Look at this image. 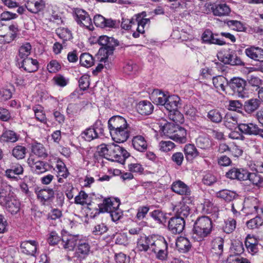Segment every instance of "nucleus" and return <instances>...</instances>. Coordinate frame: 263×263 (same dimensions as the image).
<instances>
[{"mask_svg": "<svg viewBox=\"0 0 263 263\" xmlns=\"http://www.w3.org/2000/svg\"><path fill=\"white\" fill-rule=\"evenodd\" d=\"M212 222L208 216L199 217L195 222L192 237L197 241H200L210 235L212 231Z\"/></svg>", "mask_w": 263, "mask_h": 263, "instance_id": "1", "label": "nucleus"}, {"mask_svg": "<svg viewBox=\"0 0 263 263\" xmlns=\"http://www.w3.org/2000/svg\"><path fill=\"white\" fill-rule=\"evenodd\" d=\"M164 134L171 139L179 143H185L187 141L186 129L174 123H167L162 128Z\"/></svg>", "mask_w": 263, "mask_h": 263, "instance_id": "2", "label": "nucleus"}, {"mask_svg": "<svg viewBox=\"0 0 263 263\" xmlns=\"http://www.w3.org/2000/svg\"><path fill=\"white\" fill-rule=\"evenodd\" d=\"M98 43L102 47L99 50V54L103 55L102 57H98L100 62L105 63L108 56L113 54L115 47L119 45L117 40L111 37L103 35L99 37Z\"/></svg>", "mask_w": 263, "mask_h": 263, "instance_id": "3", "label": "nucleus"}, {"mask_svg": "<svg viewBox=\"0 0 263 263\" xmlns=\"http://www.w3.org/2000/svg\"><path fill=\"white\" fill-rule=\"evenodd\" d=\"M167 248V243L164 238H158L157 236L153 235L149 251L155 254L156 258L162 261L166 260Z\"/></svg>", "mask_w": 263, "mask_h": 263, "instance_id": "4", "label": "nucleus"}, {"mask_svg": "<svg viewBox=\"0 0 263 263\" xmlns=\"http://www.w3.org/2000/svg\"><path fill=\"white\" fill-rule=\"evenodd\" d=\"M108 148V157H106L108 160L123 164L125 159L129 156V154L125 149L114 143H110Z\"/></svg>", "mask_w": 263, "mask_h": 263, "instance_id": "5", "label": "nucleus"}, {"mask_svg": "<svg viewBox=\"0 0 263 263\" xmlns=\"http://www.w3.org/2000/svg\"><path fill=\"white\" fill-rule=\"evenodd\" d=\"M247 82L239 77H234L230 79L229 86L234 93L239 97L245 98L247 96L248 92L246 88Z\"/></svg>", "mask_w": 263, "mask_h": 263, "instance_id": "6", "label": "nucleus"}, {"mask_svg": "<svg viewBox=\"0 0 263 263\" xmlns=\"http://www.w3.org/2000/svg\"><path fill=\"white\" fill-rule=\"evenodd\" d=\"M27 163L31 170L35 174H41L48 170L49 165L46 162L37 160L33 155H30Z\"/></svg>", "mask_w": 263, "mask_h": 263, "instance_id": "7", "label": "nucleus"}, {"mask_svg": "<svg viewBox=\"0 0 263 263\" xmlns=\"http://www.w3.org/2000/svg\"><path fill=\"white\" fill-rule=\"evenodd\" d=\"M185 227L183 218L176 216L172 217L168 221V229L173 234H180Z\"/></svg>", "mask_w": 263, "mask_h": 263, "instance_id": "8", "label": "nucleus"}, {"mask_svg": "<svg viewBox=\"0 0 263 263\" xmlns=\"http://www.w3.org/2000/svg\"><path fill=\"white\" fill-rule=\"evenodd\" d=\"M247 171L244 168L233 167L226 173V176L231 180L245 181L247 180Z\"/></svg>", "mask_w": 263, "mask_h": 263, "instance_id": "9", "label": "nucleus"}, {"mask_svg": "<svg viewBox=\"0 0 263 263\" xmlns=\"http://www.w3.org/2000/svg\"><path fill=\"white\" fill-rule=\"evenodd\" d=\"M17 64L20 68H22L27 72H33L37 70L39 63L35 59L30 58H25L20 61L17 60Z\"/></svg>", "mask_w": 263, "mask_h": 263, "instance_id": "10", "label": "nucleus"}, {"mask_svg": "<svg viewBox=\"0 0 263 263\" xmlns=\"http://www.w3.org/2000/svg\"><path fill=\"white\" fill-rule=\"evenodd\" d=\"M108 126L109 132H110L112 130L124 128L129 126L127 123L126 120L123 117L120 116H115L109 119L108 121Z\"/></svg>", "mask_w": 263, "mask_h": 263, "instance_id": "11", "label": "nucleus"}, {"mask_svg": "<svg viewBox=\"0 0 263 263\" xmlns=\"http://www.w3.org/2000/svg\"><path fill=\"white\" fill-rule=\"evenodd\" d=\"M79 237V235L65 234L62 236L61 245L65 250L72 251L77 246Z\"/></svg>", "mask_w": 263, "mask_h": 263, "instance_id": "12", "label": "nucleus"}, {"mask_svg": "<svg viewBox=\"0 0 263 263\" xmlns=\"http://www.w3.org/2000/svg\"><path fill=\"white\" fill-rule=\"evenodd\" d=\"M76 20L78 24L87 28H90L92 25L91 20L88 14L84 10L77 9L75 11Z\"/></svg>", "mask_w": 263, "mask_h": 263, "instance_id": "13", "label": "nucleus"}, {"mask_svg": "<svg viewBox=\"0 0 263 263\" xmlns=\"http://www.w3.org/2000/svg\"><path fill=\"white\" fill-rule=\"evenodd\" d=\"M129 127L112 130L110 132L112 140L117 143H123L126 141L129 137Z\"/></svg>", "mask_w": 263, "mask_h": 263, "instance_id": "14", "label": "nucleus"}, {"mask_svg": "<svg viewBox=\"0 0 263 263\" xmlns=\"http://www.w3.org/2000/svg\"><path fill=\"white\" fill-rule=\"evenodd\" d=\"M217 34H214L210 29H206L202 34V42L209 44H216L222 46L226 44V42L223 40L215 37Z\"/></svg>", "mask_w": 263, "mask_h": 263, "instance_id": "15", "label": "nucleus"}, {"mask_svg": "<svg viewBox=\"0 0 263 263\" xmlns=\"http://www.w3.org/2000/svg\"><path fill=\"white\" fill-rule=\"evenodd\" d=\"M38 243L35 240H26L20 244V251L26 255L34 256L36 252Z\"/></svg>", "mask_w": 263, "mask_h": 263, "instance_id": "16", "label": "nucleus"}, {"mask_svg": "<svg viewBox=\"0 0 263 263\" xmlns=\"http://www.w3.org/2000/svg\"><path fill=\"white\" fill-rule=\"evenodd\" d=\"M119 200L111 199V198H107L103 200V203L99 204L100 212H108L110 213L111 211L119 208L120 205Z\"/></svg>", "mask_w": 263, "mask_h": 263, "instance_id": "17", "label": "nucleus"}, {"mask_svg": "<svg viewBox=\"0 0 263 263\" xmlns=\"http://www.w3.org/2000/svg\"><path fill=\"white\" fill-rule=\"evenodd\" d=\"M25 7L29 11L37 13L44 9L45 3L43 0H27Z\"/></svg>", "mask_w": 263, "mask_h": 263, "instance_id": "18", "label": "nucleus"}, {"mask_svg": "<svg viewBox=\"0 0 263 263\" xmlns=\"http://www.w3.org/2000/svg\"><path fill=\"white\" fill-rule=\"evenodd\" d=\"M37 198L43 204L51 202L54 198V191L52 189L46 188L40 190L36 192Z\"/></svg>", "mask_w": 263, "mask_h": 263, "instance_id": "19", "label": "nucleus"}, {"mask_svg": "<svg viewBox=\"0 0 263 263\" xmlns=\"http://www.w3.org/2000/svg\"><path fill=\"white\" fill-rule=\"evenodd\" d=\"M153 235L148 236H141L137 242V249L140 252H147L150 251L152 246Z\"/></svg>", "mask_w": 263, "mask_h": 263, "instance_id": "20", "label": "nucleus"}, {"mask_svg": "<svg viewBox=\"0 0 263 263\" xmlns=\"http://www.w3.org/2000/svg\"><path fill=\"white\" fill-rule=\"evenodd\" d=\"M245 53L248 57L255 61L263 59V49L258 47L251 46L245 49Z\"/></svg>", "mask_w": 263, "mask_h": 263, "instance_id": "21", "label": "nucleus"}, {"mask_svg": "<svg viewBox=\"0 0 263 263\" xmlns=\"http://www.w3.org/2000/svg\"><path fill=\"white\" fill-rule=\"evenodd\" d=\"M238 129L243 134L249 135H258L259 128L252 123H240L238 125Z\"/></svg>", "mask_w": 263, "mask_h": 263, "instance_id": "22", "label": "nucleus"}, {"mask_svg": "<svg viewBox=\"0 0 263 263\" xmlns=\"http://www.w3.org/2000/svg\"><path fill=\"white\" fill-rule=\"evenodd\" d=\"M11 186L2 184L0 189V204H6L7 202L12 198Z\"/></svg>", "mask_w": 263, "mask_h": 263, "instance_id": "23", "label": "nucleus"}, {"mask_svg": "<svg viewBox=\"0 0 263 263\" xmlns=\"http://www.w3.org/2000/svg\"><path fill=\"white\" fill-rule=\"evenodd\" d=\"M212 12L215 16H228L231 12L229 6L225 3L216 4L212 8Z\"/></svg>", "mask_w": 263, "mask_h": 263, "instance_id": "24", "label": "nucleus"}, {"mask_svg": "<svg viewBox=\"0 0 263 263\" xmlns=\"http://www.w3.org/2000/svg\"><path fill=\"white\" fill-rule=\"evenodd\" d=\"M172 190L179 195L189 196L191 194L189 187L180 180L177 181L172 184Z\"/></svg>", "mask_w": 263, "mask_h": 263, "instance_id": "25", "label": "nucleus"}, {"mask_svg": "<svg viewBox=\"0 0 263 263\" xmlns=\"http://www.w3.org/2000/svg\"><path fill=\"white\" fill-rule=\"evenodd\" d=\"M77 249L76 253L79 257L85 258L90 251V246L85 240L79 238L77 244Z\"/></svg>", "mask_w": 263, "mask_h": 263, "instance_id": "26", "label": "nucleus"}, {"mask_svg": "<svg viewBox=\"0 0 263 263\" xmlns=\"http://www.w3.org/2000/svg\"><path fill=\"white\" fill-rule=\"evenodd\" d=\"M167 96L159 89H155L151 96V100L156 104L165 105Z\"/></svg>", "mask_w": 263, "mask_h": 263, "instance_id": "27", "label": "nucleus"}, {"mask_svg": "<svg viewBox=\"0 0 263 263\" xmlns=\"http://www.w3.org/2000/svg\"><path fill=\"white\" fill-rule=\"evenodd\" d=\"M132 144L134 148L139 152H143L147 148V142L145 138L140 135L134 137Z\"/></svg>", "mask_w": 263, "mask_h": 263, "instance_id": "28", "label": "nucleus"}, {"mask_svg": "<svg viewBox=\"0 0 263 263\" xmlns=\"http://www.w3.org/2000/svg\"><path fill=\"white\" fill-rule=\"evenodd\" d=\"M154 106L151 102L147 101L140 102L137 106L138 112L142 115H148L152 114Z\"/></svg>", "mask_w": 263, "mask_h": 263, "instance_id": "29", "label": "nucleus"}, {"mask_svg": "<svg viewBox=\"0 0 263 263\" xmlns=\"http://www.w3.org/2000/svg\"><path fill=\"white\" fill-rule=\"evenodd\" d=\"M214 86L217 90L225 91L226 87L229 86V81L222 76L214 77L212 79Z\"/></svg>", "mask_w": 263, "mask_h": 263, "instance_id": "30", "label": "nucleus"}, {"mask_svg": "<svg viewBox=\"0 0 263 263\" xmlns=\"http://www.w3.org/2000/svg\"><path fill=\"white\" fill-rule=\"evenodd\" d=\"M196 144L199 148L209 150L213 145V142L209 136H200L196 139Z\"/></svg>", "mask_w": 263, "mask_h": 263, "instance_id": "31", "label": "nucleus"}, {"mask_svg": "<svg viewBox=\"0 0 263 263\" xmlns=\"http://www.w3.org/2000/svg\"><path fill=\"white\" fill-rule=\"evenodd\" d=\"M183 152L187 160H192L199 155L197 149L194 144H187L185 145Z\"/></svg>", "mask_w": 263, "mask_h": 263, "instance_id": "32", "label": "nucleus"}, {"mask_svg": "<svg viewBox=\"0 0 263 263\" xmlns=\"http://www.w3.org/2000/svg\"><path fill=\"white\" fill-rule=\"evenodd\" d=\"M176 245L178 250L183 253L188 252L191 247V245L189 239L184 237L178 238L176 240Z\"/></svg>", "mask_w": 263, "mask_h": 263, "instance_id": "33", "label": "nucleus"}, {"mask_svg": "<svg viewBox=\"0 0 263 263\" xmlns=\"http://www.w3.org/2000/svg\"><path fill=\"white\" fill-rule=\"evenodd\" d=\"M245 246L249 253L252 255L255 254L258 251V243L256 240L250 235L246 237Z\"/></svg>", "mask_w": 263, "mask_h": 263, "instance_id": "34", "label": "nucleus"}, {"mask_svg": "<svg viewBox=\"0 0 263 263\" xmlns=\"http://www.w3.org/2000/svg\"><path fill=\"white\" fill-rule=\"evenodd\" d=\"M216 196L227 202H230L235 199L238 196V194L234 191L225 189L217 192Z\"/></svg>", "mask_w": 263, "mask_h": 263, "instance_id": "35", "label": "nucleus"}, {"mask_svg": "<svg viewBox=\"0 0 263 263\" xmlns=\"http://www.w3.org/2000/svg\"><path fill=\"white\" fill-rule=\"evenodd\" d=\"M223 243L224 240L220 237H215L211 241L212 249L218 255H221L222 254Z\"/></svg>", "mask_w": 263, "mask_h": 263, "instance_id": "36", "label": "nucleus"}, {"mask_svg": "<svg viewBox=\"0 0 263 263\" xmlns=\"http://www.w3.org/2000/svg\"><path fill=\"white\" fill-rule=\"evenodd\" d=\"M7 202L6 204H2L5 206L7 211L11 213L12 214L17 213L20 209V203L18 200L12 198Z\"/></svg>", "mask_w": 263, "mask_h": 263, "instance_id": "37", "label": "nucleus"}, {"mask_svg": "<svg viewBox=\"0 0 263 263\" xmlns=\"http://www.w3.org/2000/svg\"><path fill=\"white\" fill-rule=\"evenodd\" d=\"M260 100L257 99H251L245 102L244 108L248 113L256 110L259 106Z\"/></svg>", "mask_w": 263, "mask_h": 263, "instance_id": "38", "label": "nucleus"}, {"mask_svg": "<svg viewBox=\"0 0 263 263\" xmlns=\"http://www.w3.org/2000/svg\"><path fill=\"white\" fill-rule=\"evenodd\" d=\"M178 102L179 98L178 97L176 96H167L164 107L167 110L172 111L177 109Z\"/></svg>", "mask_w": 263, "mask_h": 263, "instance_id": "39", "label": "nucleus"}, {"mask_svg": "<svg viewBox=\"0 0 263 263\" xmlns=\"http://www.w3.org/2000/svg\"><path fill=\"white\" fill-rule=\"evenodd\" d=\"M209 120L214 123H220L223 119L221 112L216 109L210 110L207 114Z\"/></svg>", "mask_w": 263, "mask_h": 263, "instance_id": "40", "label": "nucleus"}, {"mask_svg": "<svg viewBox=\"0 0 263 263\" xmlns=\"http://www.w3.org/2000/svg\"><path fill=\"white\" fill-rule=\"evenodd\" d=\"M223 124L227 128L233 129L237 125V119L232 114H227L223 118Z\"/></svg>", "mask_w": 263, "mask_h": 263, "instance_id": "41", "label": "nucleus"}, {"mask_svg": "<svg viewBox=\"0 0 263 263\" xmlns=\"http://www.w3.org/2000/svg\"><path fill=\"white\" fill-rule=\"evenodd\" d=\"M81 135L82 137L87 141H90L99 137L98 133L91 127L86 129L82 132Z\"/></svg>", "mask_w": 263, "mask_h": 263, "instance_id": "42", "label": "nucleus"}, {"mask_svg": "<svg viewBox=\"0 0 263 263\" xmlns=\"http://www.w3.org/2000/svg\"><path fill=\"white\" fill-rule=\"evenodd\" d=\"M32 153L39 157H46L47 155L46 149L41 143H36L32 146Z\"/></svg>", "mask_w": 263, "mask_h": 263, "instance_id": "43", "label": "nucleus"}, {"mask_svg": "<svg viewBox=\"0 0 263 263\" xmlns=\"http://www.w3.org/2000/svg\"><path fill=\"white\" fill-rule=\"evenodd\" d=\"M55 31L58 36L63 41L69 40L72 38V34L67 28H59Z\"/></svg>", "mask_w": 263, "mask_h": 263, "instance_id": "44", "label": "nucleus"}, {"mask_svg": "<svg viewBox=\"0 0 263 263\" xmlns=\"http://www.w3.org/2000/svg\"><path fill=\"white\" fill-rule=\"evenodd\" d=\"M247 180L249 179L254 185L259 186L263 182V177L258 172L250 173L247 171Z\"/></svg>", "mask_w": 263, "mask_h": 263, "instance_id": "45", "label": "nucleus"}, {"mask_svg": "<svg viewBox=\"0 0 263 263\" xmlns=\"http://www.w3.org/2000/svg\"><path fill=\"white\" fill-rule=\"evenodd\" d=\"M80 64L85 67H90L93 64V59L88 53H83L80 57Z\"/></svg>", "mask_w": 263, "mask_h": 263, "instance_id": "46", "label": "nucleus"}, {"mask_svg": "<svg viewBox=\"0 0 263 263\" xmlns=\"http://www.w3.org/2000/svg\"><path fill=\"white\" fill-rule=\"evenodd\" d=\"M26 153V147L21 145L14 147L12 151V155L17 159H22L25 158Z\"/></svg>", "mask_w": 263, "mask_h": 263, "instance_id": "47", "label": "nucleus"}, {"mask_svg": "<svg viewBox=\"0 0 263 263\" xmlns=\"http://www.w3.org/2000/svg\"><path fill=\"white\" fill-rule=\"evenodd\" d=\"M31 46L29 43H26L22 45L19 49L18 57L21 60L28 58L30 54Z\"/></svg>", "mask_w": 263, "mask_h": 263, "instance_id": "48", "label": "nucleus"}, {"mask_svg": "<svg viewBox=\"0 0 263 263\" xmlns=\"http://www.w3.org/2000/svg\"><path fill=\"white\" fill-rule=\"evenodd\" d=\"M2 139L8 142H15L18 140L17 135L12 130H7L4 132L2 136Z\"/></svg>", "mask_w": 263, "mask_h": 263, "instance_id": "49", "label": "nucleus"}, {"mask_svg": "<svg viewBox=\"0 0 263 263\" xmlns=\"http://www.w3.org/2000/svg\"><path fill=\"white\" fill-rule=\"evenodd\" d=\"M236 221L232 218H229L224 221L223 231L227 234L232 233L236 228Z\"/></svg>", "mask_w": 263, "mask_h": 263, "instance_id": "50", "label": "nucleus"}, {"mask_svg": "<svg viewBox=\"0 0 263 263\" xmlns=\"http://www.w3.org/2000/svg\"><path fill=\"white\" fill-rule=\"evenodd\" d=\"M88 197V195L84 191H81L79 192V195L75 197V203L81 205H84L85 204L90 205Z\"/></svg>", "mask_w": 263, "mask_h": 263, "instance_id": "51", "label": "nucleus"}, {"mask_svg": "<svg viewBox=\"0 0 263 263\" xmlns=\"http://www.w3.org/2000/svg\"><path fill=\"white\" fill-rule=\"evenodd\" d=\"M190 214V208L185 204H181L176 210V217H181L184 219Z\"/></svg>", "mask_w": 263, "mask_h": 263, "instance_id": "52", "label": "nucleus"}, {"mask_svg": "<svg viewBox=\"0 0 263 263\" xmlns=\"http://www.w3.org/2000/svg\"><path fill=\"white\" fill-rule=\"evenodd\" d=\"M263 220L262 218L259 216H256L255 218L248 221L246 224L248 228L254 229L258 228L259 226H261Z\"/></svg>", "mask_w": 263, "mask_h": 263, "instance_id": "53", "label": "nucleus"}, {"mask_svg": "<svg viewBox=\"0 0 263 263\" xmlns=\"http://www.w3.org/2000/svg\"><path fill=\"white\" fill-rule=\"evenodd\" d=\"M231 250L232 252L234 253V255L239 256L244 251L242 243L239 241H235L232 243Z\"/></svg>", "mask_w": 263, "mask_h": 263, "instance_id": "54", "label": "nucleus"}, {"mask_svg": "<svg viewBox=\"0 0 263 263\" xmlns=\"http://www.w3.org/2000/svg\"><path fill=\"white\" fill-rule=\"evenodd\" d=\"M108 230V228L103 223H98L95 226L92 230V234L95 235H101Z\"/></svg>", "mask_w": 263, "mask_h": 263, "instance_id": "55", "label": "nucleus"}, {"mask_svg": "<svg viewBox=\"0 0 263 263\" xmlns=\"http://www.w3.org/2000/svg\"><path fill=\"white\" fill-rule=\"evenodd\" d=\"M175 146V144L170 141H161L159 143L160 149L164 152H167L172 150Z\"/></svg>", "mask_w": 263, "mask_h": 263, "instance_id": "56", "label": "nucleus"}, {"mask_svg": "<svg viewBox=\"0 0 263 263\" xmlns=\"http://www.w3.org/2000/svg\"><path fill=\"white\" fill-rule=\"evenodd\" d=\"M226 23L229 27H232L233 30L238 31H242L244 29L242 24L238 21L229 20L227 21Z\"/></svg>", "mask_w": 263, "mask_h": 263, "instance_id": "57", "label": "nucleus"}, {"mask_svg": "<svg viewBox=\"0 0 263 263\" xmlns=\"http://www.w3.org/2000/svg\"><path fill=\"white\" fill-rule=\"evenodd\" d=\"M79 85L81 89L85 90L89 86V77L88 75L82 76L79 80Z\"/></svg>", "mask_w": 263, "mask_h": 263, "instance_id": "58", "label": "nucleus"}, {"mask_svg": "<svg viewBox=\"0 0 263 263\" xmlns=\"http://www.w3.org/2000/svg\"><path fill=\"white\" fill-rule=\"evenodd\" d=\"M249 84L253 88V90H257L262 85V81L258 77H251L249 80Z\"/></svg>", "mask_w": 263, "mask_h": 263, "instance_id": "59", "label": "nucleus"}, {"mask_svg": "<svg viewBox=\"0 0 263 263\" xmlns=\"http://www.w3.org/2000/svg\"><path fill=\"white\" fill-rule=\"evenodd\" d=\"M53 80L55 84L60 86H65L68 82V79H66L64 76L61 74H58L53 78Z\"/></svg>", "mask_w": 263, "mask_h": 263, "instance_id": "60", "label": "nucleus"}, {"mask_svg": "<svg viewBox=\"0 0 263 263\" xmlns=\"http://www.w3.org/2000/svg\"><path fill=\"white\" fill-rule=\"evenodd\" d=\"M216 181V177L211 173L206 174L202 179L203 183L207 185H211Z\"/></svg>", "mask_w": 263, "mask_h": 263, "instance_id": "61", "label": "nucleus"}, {"mask_svg": "<svg viewBox=\"0 0 263 263\" xmlns=\"http://www.w3.org/2000/svg\"><path fill=\"white\" fill-rule=\"evenodd\" d=\"M47 68L49 72L54 73L58 71L61 68V66L56 60H52L47 65Z\"/></svg>", "mask_w": 263, "mask_h": 263, "instance_id": "62", "label": "nucleus"}, {"mask_svg": "<svg viewBox=\"0 0 263 263\" xmlns=\"http://www.w3.org/2000/svg\"><path fill=\"white\" fill-rule=\"evenodd\" d=\"M138 70V66L133 62H129L124 67V71L127 74L135 73Z\"/></svg>", "mask_w": 263, "mask_h": 263, "instance_id": "63", "label": "nucleus"}, {"mask_svg": "<svg viewBox=\"0 0 263 263\" xmlns=\"http://www.w3.org/2000/svg\"><path fill=\"white\" fill-rule=\"evenodd\" d=\"M149 210V208L147 206L139 207L136 215L137 218L139 220L143 219L147 214Z\"/></svg>", "mask_w": 263, "mask_h": 263, "instance_id": "64", "label": "nucleus"}]
</instances>
